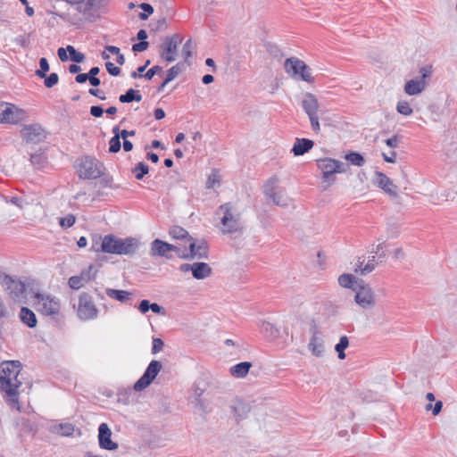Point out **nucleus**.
Wrapping results in <instances>:
<instances>
[{"label": "nucleus", "mask_w": 457, "mask_h": 457, "mask_svg": "<svg viewBox=\"0 0 457 457\" xmlns=\"http://www.w3.org/2000/svg\"><path fill=\"white\" fill-rule=\"evenodd\" d=\"M179 258L193 260V259H207L208 258V246L204 240L198 243L192 237L191 241L187 245L180 244Z\"/></svg>", "instance_id": "5"}, {"label": "nucleus", "mask_w": 457, "mask_h": 457, "mask_svg": "<svg viewBox=\"0 0 457 457\" xmlns=\"http://www.w3.org/2000/svg\"><path fill=\"white\" fill-rule=\"evenodd\" d=\"M0 284L12 299L18 300L24 296L26 287L20 279L0 271Z\"/></svg>", "instance_id": "7"}, {"label": "nucleus", "mask_w": 457, "mask_h": 457, "mask_svg": "<svg viewBox=\"0 0 457 457\" xmlns=\"http://www.w3.org/2000/svg\"><path fill=\"white\" fill-rule=\"evenodd\" d=\"M181 41L182 37L179 34H174L171 37H166L161 46V57L169 62L175 61L178 46Z\"/></svg>", "instance_id": "14"}, {"label": "nucleus", "mask_w": 457, "mask_h": 457, "mask_svg": "<svg viewBox=\"0 0 457 457\" xmlns=\"http://www.w3.org/2000/svg\"><path fill=\"white\" fill-rule=\"evenodd\" d=\"M338 283L343 287L356 290V288L353 287V284L358 285L360 282L357 281L356 277L353 275L345 273L338 277Z\"/></svg>", "instance_id": "32"}, {"label": "nucleus", "mask_w": 457, "mask_h": 457, "mask_svg": "<svg viewBox=\"0 0 457 457\" xmlns=\"http://www.w3.org/2000/svg\"><path fill=\"white\" fill-rule=\"evenodd\" d=\"M117 245L118 238L113 235H107L103 238L100 248L96 249V251L117 254Z\"/></svg>", "instance_id": "26"}, {"label": "nucleus", "mask_w": 457, "mask_h": 457, "mask_svg": "<svg viewBox=\"0 0 457 457\" xmlns=\"http://www.w3.org/2000/svg\"><path fill=\"white\" fill-rule=\"evenodd\" d=\"M183 63H177L172 66L167 72V81L173 80L182 71Z\"/></svg>", "instance_id": "45"}, {"label": "nucleus", "mask_w": 457, "mask_h": 457, "mask_svg": "<svg viewBox=\"0 0 457 457\" xmlns=\"http://www.w3.org/2000/svg\"><path fill=\"white\" fill-rule=\"evenodd\" d=\"M313 141L307 138H296L292 152L295 156H300L313 147Z\"/></svg>", "instance_id": "25"}, {"label": "nucleus", "mask_w": 457, "mask_h": 457, "mask_svg": "<svg viewBox=\"0 0 457 457\" xmlns=\"http://www.w3.org/2000/svg\"><path fill=\"white\" fill-rule=\"evenodd\" d=\"M312 336L310 339L308 348L312 353L317 357H321L324 353V345L321 337H319V331L316 328L312 329Z\"/></svg>", "instance_id": "21"}, {"label": "nucleus", "mask_w": 457, "mask_h": 457, "mask_svg": "<svg viewBox=\"0 0 457 457\" xmlns=\"http://www.w3.org/2000/svg\"><path fill=\"white\" fill-rule=\"evenodd\" d=\"M84 283L85 282L82 279V278L80 277V275L79 276H72L69 278V281H68L70 287L72 289H76V290L82 287Z\"/></svg>", "instance_id": "46"}, {"label": "nucleus", "mask_w": 457, "mask_h": 457, "mask_svg": "<svg viewBox=\"0 0 457 457\" xmlns=\"http://www.w3.org/2000/svg\"><path fill=\"white\" fill-rule=\"evenodd\" d=\"M97 270L95 268L93 264L89 265L87 270H83L80 273V277L84 280V282H88L94 279L96 276Z\"/></svg>", "instance_id": "40"}, {"label": "nucleus", "mask_w": 457, "mask_h": 457, "mask_svg": "<svg viewBox=\"0 0 457 457\" xmlns=\"http://www.w3.org/2000/svg\"><path fill=\"white\" fill-rule=\"evenodd\" d=\"M139 7L144 11V12H146L149 15L154 12L153 6L148 3H142L139 4Z\"/></svg>", "instance_id": "64"}, {"label": "nucleus", "mask_w": 457, "mask_h": 457, "mask_svg": "<svg viewBox=\"0 0 457 457\" xmlns=\"http://www.w3.org/2000/svg\"><path fill=\"white\" fill-rule=\"evenodd\" d=\"M104 112V109L99 105H93L90 107V114L96 118L101 117Z\"/></svg>", "instance_id": "57"}, {"label": "nucleus", "mask_w": 457, "mask_h": 457, "mask_svg": "<svg viewBox=\"0 0 457 457\" xmlns=\"http://www.w3.org/2000/svg\"><path fill=\"white\" fill-rule=\"evenodd\" d=\"M58 433L63 436H70L74 432V426L71 423L59 424Z\"/></svg>", "instance_id": "44"}, {"label": "nucleus", "mask_w": 457, "mask_h": 457, "mask_svg": "<svg viewBox=\"0 0 457 457\" xmlns=\"http://www.w3.org/2000/svg\"><path fill=\"white\" fill-rule=\"evenodd\" d=\"M220 185V177L217 170H212L206 181L207 188H213Z\"/></svg>", "instance_id": "36"}, {"label": "nucleus", "mask_w": 457, "mask_h": 457, "mask_svg": "<svg viewBox=\"0 0 457 457\" xmlns=\"http://www.w3.org/2000/svg\"><path fill=\"white\" fill-rule=\"evenodd\" d=\"M150 310L154 312V313H157V314H162V315H164L165 314V310L163 307H162L161 305H159L158 303H151L150 304Z\"/></svg>", "instance_id": "60"}, {"label": "nucleus", "mask_w": 457, "mask_h": 457, "mask_svg": "<svg viewBox=\"0 0 457 457\" xmlns=\"http://www.w3.org/2000/svg\"><path fill=\"white\" fill-rule=\"evenodd\" d=\"M193 42L189 38L183 46L182 54L185 57V62H187L188 58L192 56Z\"/></svg>", "instance_id": "48"}, {"label": "nucleus", "mask_w": 457, "mask_h": 457, "mask_svg": "<svg viewBox=\"0 0 457 457\" xmlns=\"http://www.w3.org/2000/svg\"><path fill=\"white\" fill-rule=\"evenodd\" d=\"M21 320L29 328H35L37 326V318L35 313L28 307H22L20 312Z\"/></svg>", "instance_id": "30"}, {"label": "nucleus", "mask_w": 457, "mask_h": 457, "mask_svg": "<svg viewBox=\"0 0 457 457\" xmlns=\"http://www.w3.org/2000/svg\"><path fill=\"white\" fill-rule=\"evenodd\" d=\"M169 235L172 239L176 240L177 243L182 244V245H187L192 238L189 233L179 226L171 227L169 230Z\"/></svg>", "instance_id": "24"}, {"label": "nucleus", "mask_w": 457, "mask_h": 457, "mask_svg": "<svg viewBox=\"0 0 457 457\" xmlns=\"http://www.w3.org/2000/svg\"><path fill=\"white\" fill-rule=\"evenodd\" d=\"M345 160L351 164L361 167L365 163L363 156L357 152H351L345 155Z\"/></svg>", "instance_id": "35"}, {"label": "nucleus", "mask_w": 457, "mask_h": 457, "mask_svg": "<svg viewBox=\"0 0 457 457\" xmlns=\"http://www.w3.org/2000/svg\"><path fill=\"white\" fill-rule=\"evenodd\" d=\"M432 74V66L426 65L420 69V76L408 80L404 85V92L409 96H416L423 92L427 87L428 79Z\"/></svg>", "instance_id": "6"}, {"label": "nucleus", "mask_w": 457, "mask_h": 457, "mask_svg": "<svg viewBox=\"0 0 457 457\" xmlns=\"http://www.w3.org/2000/svg\"><path fill=\"white\" fill-rule=\"evenodd\" d=\"M149 46V43L147 41H139L132 46V50L134 52H143L146 50Z\"/></svg>", "instance_id": "54"}, {"label": "nucleus", "mask_w": 457, "mask_h": 457, "mask_svg": "<svg viewBox=\"0 0 457 457\" xmlns=\"http://www.w3.org/2000/svg\"><path fill=\"white\" fill-rule=\"evenodd\" d=\"M260 329L269 340H275L280 336L279 329L275 325L266 320H262L260 323Z\"/></svg>", "instance_id": "27"}, {"label": "nucleus", "mask_w": 457, "mask_h": 457, "mask_svg": "<svg viewBox=\"0 0 457 457\" xmlns=\"http://www.w3.org/2000/svg\"><path fill=\"white\" fill-rule=\"evenodd\" d=\"M375 269V256H371L361 270V275H367Z\"/></svg>", "instance_id": "50"}, {"label": "nucleus", "mask_w": 457, "mask_h": 457, "mask_svg": "<svg viewBox=\"0 0 457 457\" xmlns=\"http://www.w3.org/2000/svg\"><path fill=\"white\" fill-rule=\"evenodd\" d=\"M150 302L148 300H142L138 304V310L142 313H145L150 310Z\"/></svg>", "instance_id": "58"}, {"label": "nucleus", "mask_w": 457, "mask_h": 457, "mask_svg": "<svg viewBox=\"0 0 457 457\" xmlns=\"http://www.w3.org/2000/svg\"><path fill=\"white\" fill-rule=\"evenodd\" d=\"M179 270L182 272H192V276L198 280L204 279L212 275V270L206 262L183 263Z\"/></svg>", "instance_id": "15"}, {"label": "nucleus", "mask_w": 457, "mask_h": 457, "mask_svg": "<svg viewBox=\"0 0 457 457\" xmlns=\"http://www.w3.org/2000/svg\"><path fill=\"white\" fill-rule=\"evenodd\" d=\"M104 165L94 157L86 156L79 168V177L86 179H94L101 177L104 173Z\"/></svg>", "instance_id": "8"}, {"label": "nucleus", "mask_w": 457, "mask_h": 457, "mask_svg": "<svg viewBox=\"0 0 457 457\" xmlns=\"http://www.w3.org/2000/svg\"><path fill=\"white\" fill-rule=\"evenodd\" d=\"M35 298L37 299V310L46 316H53L58 314L60 312V301L56 297L49 295H43L40 293L35 294Z\"/></svg>", "instance_id": "9"}, {"label": "nucleus", "mask_w": 457, "mask_h": 457, "mask_svg": "<svg viewBox=\"0 0 457 457\" xmlns=\"http://www.w3.org/2000/svg\"><path fill=\"white\" fill-rule=\"evenodd\" d=\"M161 370L162 364L159 361H151L142 377L134 384V390L140 392L146 388L154 380Z\"/></svg>", "instance_id": "11"}, {"label": "nucleus", "mask_w": 457, "mask_h": 457, "mask_svg": "<svg viewBox=\"0 0 457 457\" xmlns=\"http://www.w3.org/2000/svg\"><path fill=\"white\" fill-rule=\"evenodd\" d=\"M120 137L119 134H116V136H113L110 141H109V152L110 153H118L120 150L121 144H120Z\"/></svg>", "instance_id": "41"}, {"label": "nucleus", "mask_w": 457, "mask_h": 457, "mask_svg": "<svg viewBox=\"0 0 457 457\" xmlns=\"http://www.w3.org/2000/svg\"><path fill=\"white\" fill-rule=\"evenodd\" d=\"M131 171L137 180H141L149 172V167L145 162H138Z\"/></svg>", "instance_id": "34"}, {"label": "nucleus", "mask_w": 457, "mask_h": 457, "mask_svg": "<svg viewBox=\"0 0 457 457\" xmlns=\"http://www.w3.org/2000/svg\"><path fill=\"white\" fill-rule=\"evenodd\" d=\"M195 408L199 409L204 415L208 413L207 406L203 398L195 400Z\"/></svg>", "instance_id": "56"}, {"label": "nucleus", "mask_w": 457, "mask_h": 457, "mask_svg": "<svg viewBox=\"0 0 457 457\" xmlns=\"http://www.w3.org/2000/svg\"><path fill=\"white\" fill-rule=\"evenodd\" d=\"M45 79L44 84L47 88H51L55 86L59 81V76L57 73H51L49 76L44 77Z\"/></svg>", "instance_id": "47"}, {"label": "nucleus", "mask_w": 457, "mask_h": 457, "mask_svg": "<svg viewBox=\"0 0 457 457\" xmlns=\"http://www.w3.org/2000/svg\"><path fill=\"white\" fill-rule=\"evenodd\" d=\"M106 295L112 299H115L119 302H126L129 299V296L131 295V293L125 291V290H118V289H112V288H107L106 289Z\"/></svg>", "instance_id": "31"}, {"label": "nucleus", "mask_w": 457, "mask_h": 457, "mask_svg": "<svg viewBox=\"0 0 457 457\" xmlns=\"http://www.w3.org/2000/svg\"><path fill=\"white\" fill-rule=\"evenodd\" d=\"M30 162L36 169H41L46 162V157L43 153H36L31 154Z\"/></svg>", "instance_id": "37"}, {"label": "nucleus", "mask_w": 457, "mask_h": 457, "mask_svg": "<svg viewBox=\"0 0 457 457\" xmlns=\"http://www.w3.org/2000/svg\"><path fill=\"white\" fill-rule=\"evenodd\" d=\"M284 69L291 78L296 80H302L309 83L313 82L310 67L297 57L286 59L284 62Z\"/></svg>", "instance_id": "3"}, {"label": "nucleus", "mask_w": 457, "mask_h": 457, "mask_svg": "<svg viewBox=\"0 0 457 457\" xmlns=\"http://www.w3.org/2000/svg\"><path fill=\"white\" fill-rule=\"evenodd\" d=\"M98 310L96 307L91 295L83 293L79 298L78 316L82 320L96 318Z\"/></svg>", "instance_id": "12"}, {"label": "nucleus", "mask_w": 457, "mask_h": 457, "mask_svg": "<svg viewBox=\"0 0 457 457\" xmlns=\"http://www.w3.org/2000/svg\"><path fill=\"white\" fill-rule=\"evenodd\" d=\"M105 68L108 73L112 76H118L121 71L120 69L118 66H115L112 62H106Z\"/></svg>", "instance_id": "51"}, {"label": "nucleus", "mask_w": 457, "mask_h": 457, "mask_svg": "<svg viewBox=\"0 0 457 457\" xmlns=\"http://www.w3.org/2000/svg\"><path fill=\"white\" fill-rule=\"evenodd\" d=\"M383 159L386 162L395 163L396 161V153L395 151L391 152L390 155L386 154H382Z\"/></svg>", "instance_id": "62"}, {"label": "nucleus", "mask_w": 457, "mask_h": 457, "mask_svg": "<svg viewBox=\"0 0 457 457\" xmlns=\"http://www.w3.org/2000/svg\"><path fill=\"white\" fill-rule=\"evenodd\" d=\"M386 145H388L391 148H396L399 145V137L398 136H394L386 141Z\"/></svg>", "instance_id": "59"}, {"label": "nucleus", "mask_w": 457, "mask_h": 457, "mask_svg": "<svg viewBox=\"0 0 457 457\" xmlns=\"http://www.w3.org/2000/svg\"><path fill=\"white\" fill-rule=\"evenodd\" d=\"M231 409L233 410L234 415L237 420L246 418L251 410L250 405L247 403L237 399L234 402Z\"/></svg>", "instance_id": "28"}, {"label": "nucleus", "mask_w": 457, "mask_h": 457, "mask_svg": "<svg viewBox=\"0 0 457 457\" xmlns=\"http://www.w3.org/2000/svg\"><path fill=\"white\" fill-rule=\"evenodd\" d=\"M375 184L391 197L396 198L398 196L397 187L394 185L393 181L384 173L380 171L376 172Z\"/></svg>", "instance_id": "19"}, {"label": "nucleus", "mask_w": 457, "mask_h": 457, "mask_svg": "<svg viewBox=\"0 0 457 457\" xmlns=\"http://www.w3.org/2000/svg\"><path fill=\"white\" fill-rule=\"evenodd\" d=\"M162 71L161 66L155 65L149 69L145 74H144V78L146 79H152L155 74L160 73Z\"/></svg>", "instance_id": "52"}, {"label": "nucleus", "mask_w": 457, "mask_h": 457, "mask_svg": "<svg viewBox=\"0 0 457 457\" xmlns=\"http://www.w3.org/2000/svg\"><path fill=\"white\" fill-rule=\"evenodd\" d=\"M364 256L358 257L357 262L355 263L354 271L356 273H360L361 275V270L364 268Z\"/></svg>", "instance_id": "61"}, {"label": "nucleus", "mask_w": 457, "mask_h": 457, "mask_svg": "<svg viewBox=\"0 0 457 457\" xmlns=\"http://www.w3.org/2000/svg\"><path fill=\"white\" fill-rule=\"evenodd\" d=\"M20 361H4L0 363V389L5 393V401L21 411L18 389L22 382L19 379L21 370Z\"/></svg>", "instance_id": "1"}, {"label": "nucleus", "mask_w": 457, "mask_h": 457, "mask_svg": "<svg viewBox=\"0 0 457 457\" xmlns=\"http://www.w3.org/2000/svg\"><path fill=\"white\" fill-rule=\"evenodd\" d=\"M278 181V179L276 177L269 179L263 186V194L268 201L278 206L286 207L288 204V198L283 191H276Z\"/></svg>", "instance_id": "10"}, {"label": "nucleus", "mask_w": 457, "mask_h": 457, "mask_svg": "<svg viewBox=\"0 0 457 457\" xmlns=\"http://www.w3.org/2000/svg\"><path fill=\"white\" fill-rule=\"evenodd\" d=\"M319 102L312 93H305L302 100V107L309 116L318 114Z\"/></svg>", "instance_id": "22"}, {"label": "nucleus", "mask_w": 457, "mask_h": 457, "mask_svg": "<svg viewBox=\"0 0 457 457\" xmlns=\"http://www.w3.org/2000/svg\"><path fill=\"white\" fill-rule=\"evenodd\" d=\"M112 431L106 423L100 424L98 428V443L99 446L104 450H115L118 448V444L112 441Z\"/></svg>", "instance_id": "18"}, {"label": "nucleus", "mask_w": 457, "mask_h": 457, "mask_svg": "<svg viewBox=\"0 0 457 457\" xmlns=\"http://www.w3.org/2000/svg\"><path fill=\"white\" fill-rule=\"evenodd\" d=\"M216 215L220 217V223L222 225L220 231L223 234H233L242 230L241 214L233 204L225 203L221 204L217 209Z\"/></svg>", "instance_id": "2"}, {"label": "nucleus", "mask_w": 457, "mask_h": 457, "mask_svg": "<svg viewBox=\"0 0 457 457\" xmlns=\"http://www.w3.org/2000/svg\"><path fill=\"white\" fill-rule=\"evenodd\" d=\"M76 217L73 214H68L59 220V224L62 228H68L74 225Z\"/></svg>", "instance_id": "43"}, {"label": "nucleus", "mask_w": 457, "mask_h": 457, "mask_svg": "<svg viewBox=\"0 0 457 457\" xmlns=\"http://www.w3.org/2000/svg\"><path fill=\"white\" fill-rule=\"evenodd\" d=\"M21 136L27 143L32 144H37L46 137L44 129L38 124L25 126L21 129Z\"/></svg>", "instance_id": "17"}, {"label": "nucleus", "mask_w": 457, "mask_h": 457, "mask_svg": "<svg viewBox=\"0 0 457 457\" xmlns=\"http://www.w3.org/2000/svg\"><path fill=\"white\" fill-rule=\"evenodd\" d=\"M251 367H252L251 362L242 361V362H239V363L232 366L230 368L229 371H230V374L232 377L237 378H243L248 374Z\"/></svg>", "instance_id": "29"}, {"label": "nucleus", "mask_w": 457, "mask_h": 457, "mask_svg": "<svg viewBox=\"0 0 457 457\" xmlns=\"http://www.w3.org/2000/svg\"><path fill=\"white\" fill-rule=\"evenodd\" d=\"M67 51L69 52L70 59L72 62H74L76 63H79L84 61L85 55L82 53L77 51L72 46H68Z\"/></svg>", "instance_id": "39"}, {"label": "nucleus", "mask_w": 457, "mask_h": 457, "mask_svg": "<svg viewBox=\"0 0 457 457\" xmlns=\"http://www.w3.org/2000/svg\"><path fill=\"white\" fill-rule=\"evenodd\" d=\"M309 119H310V121H311L312 129L315 132H319L320 129V122H319V116H318V114L309 116Z\"/></svg>", "instance_id": "55"}, {"label": "nucleus", "mask_w": 457, "mask_h": 457, "mask_svg": "<svg viewBox=\"0 0 457 457\" xmlns=\"http://www.w3.org/2000/svg\"><path fill=\"white\" fill-rule=\"evenodd\" d=\"M163 345H164V343L161 338H154L152 353L154 354L159 353L162 349Z\"/></svg>", "instance_id": "53"}, {"label": "nucleus", "mask_w": 457, "mask_h": 457, "mask_svg": "<svg viewBox=\"0 0 457 457\" xmlns=\"http://www.w3.org/2000/svg\"><path fill=\"white\" fill-rule=\"evenodd\" d=\"M318 168L322 171L323 179L331 185L335 182V174L346 172L348 165L331 158L317 161Z\"/></svg>", "instance_id": "4"}, {"label": "nucleus", "mask_w": 457, "mask_h": 457, "mask_svg": "<svg viewBox=\"0 0 457 457\" xmlns=\"http://www.w3.org/2000/svg\"><path fill=\"white\" fill-rule=\"evenodd\" d=\"M117 254H133L138 249V241L134 237L118 238Z\"/></svg>", "instance_id": "20"}, {"label": "nucleus", "mask_w": 457, "mask_h": 457, "mask_svg": "<svg viewBox=\"0 0 457 457\" xmlns=\"http://www.w3.org/2000/svg\"><path fill=\"white\" fill-rule=\"evenodd\" d=\"M349 345V339L346 336H343L340 337L339 342L336 345L335 350L338 353V358L340 360H344L345 358V350Z\"/></svg>", "instance_id": "33"}, {"label": "nucleus", "mask_w": 457, "mask_h": 457, "mask_svg": "<svg viewBox=\"0 0 457 457\" xmlns=\"http://www.w3.org/2000/svg\"><path fill=\"white\" fill-rule=\"evenodd\" d=\"M40 69L36 71V75L39 78L46 77V73L49 71V63L46 58L42 57L39 60Z\"/></svg>", "instance_id": "42"}, {"label": "nucleus", "mask_w": 457, "mask_h": 457, "mask_svg": "<svg viewBox=\"0 0 457 457\" xmlns=\"http://www.w3.org/2000/svg\"><path fill=\"white\" fill-rule=\"evenodd\" d=\"M354 300L358 305L364 309L372 308L376 303L372 288L369 285L364 284L362 280L358 284Z\"/></svg>", "instance_id": "13"}, {"label": "nucleus", "mask_w": 457, "mask_h": 457, "mask_svg": "<svg viewBox=\"0 0 457 457\" xmlns=\"http://www.w3.org/2000/svg\"><path fill=\"white\" fill-rule=\"evenodd\" d=\"M396 111L404 116H410L413 111L410 104L407 101L401 100L396 104Z\"/></svg>", "instance_id": "38"}, {"label": "nucleus", "mask_w": 457, "mask_h": 457, "mask_svg": "<svg viewBox=\"0 0 457 457\" xmlns=\"http://www.w3.org/2000/svg\"><path fill=\"white\" fill-rule=\"evenodd\" d=\"M67 48L60 47L57 51L58 56L62 62H66L69 57L67 55Z\"/></svg>", "instance_id": "63"}, {"label": "nucleus", "mask_w": 457, "mask_h": 457, "mask_svg": "<svg viewBox=\"0 0 457 457\" xmlns=\"http://www.w3.org/2000/svg\"><path fill=\"white\" fill-rule=\"evenodd\" d=\"M133 95H134V89L133 88H129L126 91L125 94L123 95H120L119 96V100L120 103L122 104H128V103H131L134 101V97H133Z\"/></svg>", "instance_id": "49"}, {"label": "nucleus", "mask_w": 457, "mask_h": 457, "mask_svg": "<svg viewBox=\"0 0 457 457\" xmlns=\"http://www.w3.org/2000/svg\"><path fill=\"white\" fill-rule=\"evenodd\" d=\"M21 110L13 105L6 106L0 113V120L3 122L16 124L21 120Z\"/></svg>", "instance_id": "23"}, {"label": "nucleus", "mask_w": 457, "mask_h": 457, "mask_svg": "<svg viewBox=\"0 0 457 457\" xmlns=\"http://www.w3.org/2000/svg\"><path fill=\"white\" fill-rule=\"evenodd\" d=\"M180 243L169 244L161 239H155L152 242L151 254L153 256H162L166 258H171L169 255V252L174 251L179 257Z\"/></svg>", "instance_id": "16"}]
</instances>
